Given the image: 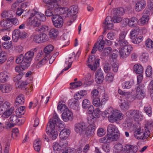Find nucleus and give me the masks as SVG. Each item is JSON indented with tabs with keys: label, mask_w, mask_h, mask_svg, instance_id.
Returning <instances> with one entry per match:
<instances>
[{
	"label": "nucleus",
	"mask_w": 153,
	"mask_h": 153,
	"mask_svg": "<svg viewBox=\"0 0 153 153\" xmlns=\"http://www.w3.org/2000/svg\"><path fill=\"white\" fill-rule=\"evenodd\" d=\"M53 150L54 151H59L61 149V147L60 145H59L56 142L53 143Z\"/></svg>",
	"instance_id": "62"
},
{
	"label": "nucleus",
	"mask_w": 153,
	"mask_h": 153,
	"mask_svg": "<svg viewBox=\"0 0 153 153\" xmlns=\"http://www.w3.org/2000/svg\"><path fill=\"white\" fill-rule=\"evenodd\" d=\"M42 54L39 53L36 57V60L39 61L37 63L36 67L39 68L45 65L48 61V59L46 57H43Z\"/></svg>",
	"instance_id": "16"
},
{
	"label": "nucleus",
	"mask_w": 153,
	"mask_h": 153,
	"mask_svg": "<svg viewBox=\"0 0 153 153\" xmlns=\"http://www.w3.org/2000/svg\"><path fill=\"white\" fill-rule=\"evenodd\" d=\"M95 128V126L94 123L89 124V125L87 126H86L85 132L86 135L88 136H90L92 135L94 133Z\"/></svg>",
	"instance_id": "24"
},
{
	"label": "nucleus",
	"mask_w": 153,
	"mask_h": 153,
	"mask_svg": "<svg viewBox=\"0 0 153 153\" xmlns=\"http://www.w3.org/2000/svg\"><path fill=\"white\" fill-rule=\"evenodd\" d=\"M53 49V47L51 45L46 46L44 49V52L46 54L50 53Z\"/></svg>",
	"instance_id": "54"
},
{
	"label": "nucleus",
	"mask_w": 153,
	"mask_h": 153,
	"mask_svg": "<svg viewBox=\"0 0 153 153\" xmlns=\"http://www.w3.org/2000/svg\"><path fill=\"white\" fill-rule=\"evenodd\" d=\"M62 115L63 120L65 122L71 121L73 119V114L68 108L66 109L65 111H64Z\"/></svg>",
	"instance_id": "19"
},
{
	"label": "nucleus",
	"mask_w": 153,
	"mask_h": 153,
	"mask_svg": "<svg viewBox=\"0 0 153 153\" xmlns=\"http://www.w3.org/2000/svg\"><path fill=\"white\" fill-rule=\"evenodd\" d=\"M145 45L148 48H153V41L149 39L146 41Z\"/></svg>",
	"instance_id": "60"
},
{
	"label": "nucleus",
	"mask_w": 153,
	"mask_h": 153,
	"mask_svg": "<svg viewBox=\"0 0 153 153\" xmlns=\"http://www.w3.org/2000/svg\"><path fill=\"white\" fill-rule=\"evenodd\" d=\"M145 86L144 84L139 85L136 88L135 97L137 99L141 100L144 98L145 96Z\"/></svg>",
	"instance_id": "10"
},
{
	"label": "nucleus",
	"mask_w": 153,
	"mask_h": 153,
	"mask_svg": "<svg viewBox=\"0 0 153 153\" xmlns=\"http://www.w3.org/2000/svg\"><path fill=\"white\" fill-rule=\"evenodd\" d=\"M144 110L146 114L149 117L152 115V108L150 106H145Z\"/></svg>",
	"instance_id": "61"
},
{
	"label": "nucleus",
	"mask_w": 153,
	"mask_h": 153,
	"mask_svg": "<svg viewBox=\"0 0 153 153\" xmlns=\"http://www.w3.org/2000/svg\"><path fill=\"white\" fill-rule=\"evenodd\" d=\"M140 111L137 110H131L127 112L126 114L129 117H132L136 121H138L140 116Z\"/></svg>",
	"instance_id": "21"
},
{
	"label": "nucleus",
	"mask_w": 153,
	"mask_h": 153,
	"mask_svg": "<svg viewBox=\"0 0 153 153\" xmlns=\"http://www.w3.org/2000/svg\"><path fill=\"white\" fill-rule=\"evenodd\" d=\"M10 76V74L6 71H4L0 73V82L4 83L8 81Z\"/></svg>",
	"instance_id": "26"
},
{
	"label": "nucleus",
	"mask_w": 153,
	"mask_h": 153,
	"mask_svg": "<svg viewBox=\"0 0 153 153\" xmlns=\"http://www.w3.org/2000/svg\"><path fill=\"white\" fill-rule=\"evenodd\" d=\"M0 25L2 27L4 28L1 29L2 31L10 30L12 26V25L10 23L9 20L7 19H3L1 21Z\"/></svg>",
	"instance_id": "20"
},
{
	"label": "nucleus",
	"mask_w": 153,
	"mask_h": 153,
	"mask_svg": "<svg viewBox=\"0 0 153 153\" xmlns=\"http://www.w3.org/2000/svg\"><path fill=\"white\" fill-rule=\"evenodd\" d=\"M124 13V10L123 8L120 7L118 8H114L111 12V15L113 16V19L114 22L119 23L122 20L121 17Z\"/></svg>",
	"instance_id": "5"
},
{
	"label": "nucleus",
	"mask_w": 153,
	"mask_h": 153,
	"mask_svg": "<svg viewBox=\"0 0 153 153\" xmlns=\"http://www.w3.org/2000/svg\"><path fill=\"white\" fill-rule=\"evenodd\" d=\"M150 14V12L148 10L144 12L142 16L139 19L141 25H146L148 24Z\"/></svg>",
	"instance_id": "17"
},
{
	"label": "nucleus",
	"mask_w": 153,
	"mask_h": 153,
	"mask_svg": "<svg viewBox=\"0 0 153 153\" xmlns=\"http://www.w3.org/2000/svg\"><path fill=\"white\" fill-rule=\"evenodd\" d=\"M32 12H34L35 13L34 16L36 18L38 21L42 22H45L46 20V18L45 15L40 12H38L33 10H32Z\"/></svg>",
	"instance_id": "29"
},
{
	"label": "nucleus",
	"mask_w": 153,
	"mask_h": 153,
	"mask_svg": "<svg viewBox=\"0 0 153 153\" xmlns=\"http://www.w3.org/2000/svg\"><path fill=\"white\" fill-rule=\"evenodd\" d=\"M30 61L25 59L21 64L22 68L25 70L27 68L30 66Z\"/></svg>",
	"instance_id": "57"
},
{
	"label": "nucleus",
	"mask_w": 153,
	"mask_h": 153,
	"mask_svg": "<svg viewBox=\"0 0 153 153\" xmlns=\"http://www.w3.org/2000/svg\"><path fill=\"white\" fill-rule=\"evenodd\" d=\"M139 32L138 30L132 29L130 33V38L132 43L137 44L141 42L143 40V37L140 36L137 37Z\"/></svg>",
	"instance_id": "8"
},
{
	"label": "nucleus",
	"mask_w": 153,
	"mask_h": 153,
	"mask_svg": "<svg viewBox=\"0 0 153 153\" xmlns=\"http://www.w3.org/2000/svg\"><path fill=\"white\" fill-rule=\"evenodd\" d=\"M12 106L11 104L7 101H5L4 102L1 103L0 104V109L1 111H4L7 110L10 108Z\"/></svg>",
	"instance_id": "33"
},
{
	"label": "nucleus",
	"mask_w": 153,
	"mask_h": 153,
	"mask_svg": "<svg viewBox=\"0 0 153 153\" xmlns=\"http://www.w3.org/2000/svg\"><path fill=\"white\" fill-rule=\"evenodd\" d=\"M131 85L129 81L125 82L122 84V87L124 89H129L131 88Z\"/></svg>",
	"instance_id": "64"
},
{
	"label": "nucleus",
	"mask_w": 153,
	"mask_h": 153,
	"mask_svg": "<svg viewBox=\"0 0 153 153\" xmlns=\"http://www.w3.org/2000/svg\"><path fill=\"white\" fill-rule=\"evenodd\" d=\"M99 94V92L98 90L94 89L93 90L91 93V99L98 97V96Z\"/></svg>",
	"instance_id": "59"
},
{
	"label": "nucleus",
	"mask_w": 153,
	"mask_h": 153,
	"mask_svg": "<svg viewBox=\"0 0 153 153\" xmlns=\"http://www.w3.org/2000/svg\"><path fill=\"white\" fill-rule=\"evenodd\" d=\"M90 105V101L88 99H85L82 102V106L84 109H87Z\"/></svg>",
	"instance_id": "51"
},
{
	"label": "nucleus",
	"mask_w": 153,
	"mask_h": 153,
	"mask_svg": "<svg viewBox=\"0 0 153 153\" xmlns=\"http://www.w3.org/2000/svg\"><path fill=\"white\" fill-rule=\"evenodd\" d=\"M48 34L50 37L52 39L56 38L58 35L59 31L56 29L52 28L49 30Z\"/></svg>",
	"instance_id": "36"
},
{
	"label": "nucleus",
	"mask_w": 153,
	"mask_h": 153,
	"mask_svg": "<svg viewBox=\"0 0 153 153\" xmlns=\"http://www.w3.org/2000/svg\"><path fill=\"white\" fill-rule=\"evenodd\" d=\"M134 133L135 138L140 140L146 139L150 135V132L147 128L145 130L139 128Z\"/></svg>",
	"instance_id": "4"
},
{
	"label": "nucleus",
	"mask_w": 153,
	"mask_h": 153,
	"mask_svg": "<svg viewBox=\"0 0 153 153\" xmlns=\"http://www.w3.org/2000/svg\"><path fill=\"white\" fill-rule=\"evenodd\" d=\"M62 101L59 102L57 108L58 110L61 111H65L66 109H68V108L64 104L62 103Z\"/></svg>",
	"instance_id": "53"
},
{
	"label": "nucleus",
	"mask_w": 153,
	"mask_h": 153,
	"mask_svg": "<svg viewBox=\"0 0 153 153\" xmlns=\"http://www.w3.org/2000/svg\"><path fill=\"white\" fill-rule=\"evenodd\" d=\"M143 67L140 64H135L134 66V71L137 74H141L143 72Z\"/></svg>",
	"instance_id": "38"
},
{
	"label": "nucleus",
	"mask_w": 153,
	"mask_h": 153,
	"mask_svg": "<svg viewBox=\"0 0 153 153\" xmlns=\"http://www.w3.org/2000/svg\"><path fill=\"white\" fill-rule=\"evenodd\" d=\"M115 140H114L112 137L109 136V134L107 133V134L105 135L104 137L100 138L99 141L101 143H109L112 141Z\"/></svg>",
	"instance_id": "31"
},
{
	"label": "nucleus",
	"mask_w": 153,
	"mask_h": 153,
	"mask_svg": "<svg viewBox=\"0 0 153 153\" xmlns=\"http://www.w3.org/2000/svg\"><path fill=\"white\" fill-rule=\"evenodd\" d=\"M107 134L113 138L114 140H116L119 135V132L117 128L115 125L109 124L107 127Z\"/></svg>",
	"instance_id": "7"
},
{
	"label": "nucleus",
	"mask_w": 153,
	"mask_h": 153,
	"mask_svg": "<svg viewBox=\"0 0 153 153\" xmlns=\"http://www.w3.org/2000/svg\"><path fill=\"white\" fill-rule=\"evenodd\" d=\"M25 101L24 96L21 95L17 96L16 99L15 104L17 106L24 104Z\"/></svg>",
	"instance_id": "34"
},
{
	"label": "nucleus",
	"mask_w": 153,
	"mask_h": 153,
	"mask_svg": "<svg viewBox=\"0 0 153 153\" xmlns=\"http://www.w3.org/2000/svg\"><path fill=\"white\" fill-rule=\"evenodd\" d=\"M34 12H33L32 11L30 12V16L27 20V23L29 25L32 27H38L41 25V23L35 18Z\"/></svg>",
	"instance_id": "9"
},
{
	"label": "nucleus",
	"mask_w": 153,
	"mask_h": 153,
	"mask_svg": "<svg viewBox=\"0 0 153 153\" xmlns=\"http://www.w3.org/2000/svg\"><path fill=\"white\" fill-rule=\"evenodd\" d=\"M137 20V18L134 16L129 19L128 18L124 19L123 20V25L125 26L128 25L129 27H133L136 25V22Z\"/></svg>",
	"instance_id": "15"
},
{
	"label": "nucleus",
	"mask_w": 153,
	"mask_h": 153,
	"mask_svg": "<svg viewBox=\"0 0 153 153\" xmlns=\"http://www.w3.org/2000/svg\"><path fill=\"white\" fill-rule=\"evenodd\" d=\"M64 123L60 120L57 115L54 114L53 119H50L48 123L46 132L53 140L55 139L58 136V133L55 128H63Z\"/></svg>",
	"instance_id": "1"
},
{
	"label": "nucleus",
	"mask_w": 153,
	"mask_h": 153,
	"mask_svg": "<svg viewBox=\"0 0 153 153\" xmlns=\"http://www.w3.org/2000/svg\"><path fill=\"white\" fill-rule=\"evenodd\" d=\"M145 73L146 76L147 77H150L152 75V67L150 66H147L145 71Z\"/></svg>",
	"instance_id": "58"
},
{
	"label": "nucleus",
	"mask_w": 153,
	"mask_h": 153,
	"mask_svg": "<svg viewBox=\"0 0 153 153\" xmlns=\"http://www.w3.org/2000/svg\"><path fill=\"white\" fill-rule=\"evenodd\" d=\"M7 53L4 51H2L0 53V64L4 62L7 60Z\"/></svg>",
	"instance_id": "42"
},
{
	"label": "nucleus",
	"mask_w": 153,
	"mask_h": 153,
	"mask_svg": "<svg viewBox=\"0 0 153 153\" xmlns=\"http://www.w3.org/2000/svg\"><path fill=\"white\" fill-rule=\"evenodd\" d=\"M33 147L35 151L39 152L41 149V142L39 139L35 140L33 142Z\"/></svg>",
	"instance_id": "40"
},
{
	"label": "nucleus",
	"mask_w": 153,
	"mask_h": 153,
	"mask_svg": "<svg viewBox=\"0 0 153 153\" xmlns=\"http://www.w3.org/2000/svg\"><path fill=\"white\" fill-rule=\"evenodd\" d=\"M106 133L105 130L102 128H100L97 130V134L99 137L104 135Z\"/></svg>",
	"instance_id": "63"
},
{
	"label": "nucleus",
	"mask_w": 153,
	"mask_h": 153,
	"mask_svg": "<svg viewBox=\"0 0 153 153\" xmlns=\"http://www.w3.org/2000/svg\"><path fill=\"white\" fill-rule=\"evenodd\" d=\"M130 104V101L126 99L120 103V107L122 110L126 111L128 109Z\"/></svg>",
	"instance_id": "30"
},
{
	"label": "nucleus",
	"mask_w": 153,
	"mask_h": 153,
	"mask_svg": "<svg viewBox=\"0 0 153 153\" xmlns=\"http://www.w3.org/2000/svg\"><path fill=\"white\" fill-rule=\"evenodd\" d=\"M103 37L102 35L100 36L99 37V39L100 42L98 45V49L100 51H102L104 46L105 43V41L103 39Z\"/></svg>",
	"instance_id": "41"
},
{
	"label": "nucleus",
	"mask_w": 153,
	"mask_h": 153,
	"mask_svg": "<svg viewBox=\"0 0 153 153\" xmlns=\"http://www.w3.org/2000/svg\"><path fill=\"white\" fill-rule=\"evenodd\" d=\"M82 85V83L80 81H78L76 82L71 83H70L71 88L73 89L78 87L81 86Z\"/></svg>",
	"instance_id": "56"
},
{
	"label": "nucleus",
	"mask_w": 153,
	"mask_h": 153,
	"mask_svg": "<svg viewBox=\"0 0 153 153\" xmlns=\"http://www.w3.org/2000/svg\"><path fill=\"white\" fill-rule=\"evenodd\" d=\"M14 107H11L10 108L5 111H4V112L2 115V117L4 118H7L9 117L13 112Z\"/></svg>",
	"instance_id": "32"
},
{
	"label": "nucleus",
	"mask_w": 153,
	"mask_h": 153,
	"mask_svg": "<svg viewBox=\"0 0 153 153\" xmlns=\"http://www.w3.org/2000/svg\"><path fill=\"white\" fill-rule=\"evenodd\" d=\"M149 58L148 53H143L140 55V59L142 62L145 63L148 61Z\"/></svg>",
	"instance_id": "45"
},
{
	"label": "nucleus",
	"mask_w": 153,
	"mask_h": 153,
	"mask_svg": "<svg viewBox=\"0 0 153 153\" xmlns=\"http://www.w3.org/2000/svg\"><path fill=\"white\" fill-rule=\"evenodd\" d=\"M128 42L126 40H119L118 43L115 42V45L119 49L122 47L128 46Z\"/></svg>",
	"instance_id": "35"
},
{
	"label": "nucleus",
	"mask_w": 153,
	"mask_h": 153,
	"mask_svg": "<svg viewBox=\"0 0 153 153\" xmlns=\"http://www.w3.org/2000/svg\"><path fill=\"white\" fill-rule=\"evenodd\" d=\"M102 116L105 118H108L109 122L114 123L118 120L123 118V114L117 110H113L112 108H109L102 113Z\"/></svg>",
	"instance_id": "3"
},
{
	"label": "nucleus",
	"mask_w": 153,
	"mask_h": 153,
	"mask_svg": "<svg viewBox=\"0 0 153 153\" xmlns=\"http://www.w3.org/2000/svg\"><path fill=\"white\" fill-rule=\"evenodd\" d=\"M92 100L93 105L97 107L100 109L102 108V105L100 102V99L99 97L91 99Z\"/></svg>",
	"instance_id": "37"
},
{
	"label": "nucleus",
	"mask_w": 153,
	"mask_h": 153,
	"mask_svg": "<svg viewBox=\"0 0 153 153\" xmlns=\"http://www.w3.org/2000/svg\"><path fill=\"white\" fill-rule=\"evenodd\" d=\"M120 57L121 58H126L130 54L133 49L132 47L130 45H128V46L126 47H122L119 49Z\"/></svg>",
	"instance_id": "13"
},
{
	"label": "nucleus",
	"mask_w": 153,
	"mask_h": 153,
	"mask_svg": "<svg viewBox=\"0 0 153 153\" xmlns=\"http://www.w3.org/2000/svg\"><path fill=\"white\" fill-rule=\"evenodd\" d=\"M10 121L15 125L17 124L19 121V117L16 115H12L10 117L9 119Z\"/></svg>",
	"instance_id": "44"
},
{
	"label": "nucleus",
	"mask_w": 153,
	"mask_h": 153,
	"mask_svg": "<svg viewBox=\"0 0 153 153\" xmlns=\"http://www.w3.org/2000/svg\"><path fill=\"white\" fill-rule=\"evenodd\" d=\"M112 49L110 47H106L103 50L102 55L105 56H107L111 53Z\"/></svg>",
	"instance_id": "48"
},
{
	"label": "nucleus",
	"mask_w": 153,
	"mask_h": 153,
	"mask_svg": "<svg viewBox=\"0 0 153 153\" xmlns=\"http://www.w3.org/2000/svg\"><path fill=\"white\" fill-rule=\"evenodd\" d=\"M34 55V52L30 51L26 53L25 55V59L31 61Z\"/></svg>",
	"instance_id": "47"
},
{
	"label": "nucleus",
	"mask_w": 153,
	"mask_h": 153,
	"mask_svg": "<svg viewBox=\"0 0 153 153\" xmlns=\"http://www.w3.org/2000/svg\"><path fill=\"white\" fill-rule=\"evenodd\" d=\"M119 94L124 96V97L129 98L131 96L130 92H129L123 91L121 89H119L118 91Z\"/></svg>",
	"instance_id": "52"
},
{
	"label": "nucleus",
	"mask_w": 153,
	"mask_h": 153,
	"mask_svg": "<svg viewBox=\"0 0 153 153\" xmlns=\"http://www.w3.org/2000/svg\"><path fill=\"white\" fill-rule=\"evenodd\" d=\"M46 4L48 8L54 10L56 13L60 15L64 14L67 13L68 8L64 7H61L59 4L60 0H43Z\"/></svg>",
	"instance_id": "2"
},
{
	"label": "nucleus",
	"mask_w": 153,
	"mask_h": 153,
	"mask_svg": "<svg viewBox=\"0 0 153 153\" xmlns=\"http://www.w3.org/2000/svg\"><path fill=\"white\" fill-rule=\"evenodd\" d=\"M114 75L111 73H109L107 74L105 78V80L108 82H111L113 81Z\"/></svg>",
	"instance_id": "55"
},
{
	"label": "nucleus",
	"mask_w": 153,
	"mask_h": 153,
	"mask_svg": "<svg viewBox=\"0 0 153 153\" xmlns=\"http://www.w3.org/2000/svg\"><path fill=\"white\" fill-rule=\"evenodd\" d=\"M114 148L116 152L120 153L123 152L124 153V146L123 147L122 144H118L115 145Z\"/></svg>",
	"instance_id": "46"
},
{
	"label": "nucleus",
	"mask_w": 153,
	"mask_h": 153,
	"mask_svg": "<svg viewBox=\"0 0 153 153\" xmlns=\"http://www.w3.org/2000/svg\"><path fill=\"white\" fill-rule=\"evenodd\" d=\"M99 108H97L94 109L92 114V118L93 119L94 117L96 118H99L100 117L101 113Z\"/></svg>",
	"instance_id": "50"
},
{
	"label": "nucleus",
	"mask_w": 153,
	"mask_h": 153,
	"mask_svg": "<svg viewBox=\"0 0 153 153\" xmlns=\"http://www.w3.org/2000/svg\"><path fill=\"white\" fill-rule=\"evenodd\" d=\"M86 128L85 123L81 122L75 124L74 126V129L77 133L81 134L85 133Z\"/></svg>",
	"instance_id": "12"
},
{
	"label": "nucleus",
	"mask_w": 153,
	"mask_h": 153,
	"mask_svg": "<svg viewBox=\"0 0 153 153\" xmlns=\"http://www.w3.org/2000/svg\"><path fill=\"white\" fill-rule=\"evenodd\" d=\"M146 3L143 0L138 1L135 4L134 9L136 12H140L146 7Z\"/></svg>",
	"instance_id": "25"
},
{
	"label": "nucleus",
	"mask_w": 153,
	"mask_h": 153,
	"mask_svg": "<svg viewBox=\"0 0 153 153\" xmlns=\"http://www.w3.org/2000/svg\"><path fill=\"white\" fill-rule=\"evenodd\" d=\"M40 98H39V99H37L34 101L33 103L32 102V106L33 108H34L36 106H37V109H38L41 106L42 102V100L44 98L43 96H40Z\"/></svg>",
	"instance_id": "43"
},
{
	"label": "nucleus",
	"mask_w": 153,
	"mask_h": 153,
	"mask_svg": "<svg viewBox=\"0 0 153 153\" xmlns=\"http://www.w3.org/2000/svg\"><path fill=\"white\" fill-rule=\"evenodd\" d=\"M102 26L105 29L111 30L113 28L114 25L112 18L110 16H108L103 23Z\"/></svg>",
	"instance_id": "18"
},
{
	"label": "nucleus",
	"mask_w": 153,
	"mask_h": 153,
	"mask_svg": "<svg viewBox=\"0 0 153 153\" xmlns=\"http://www.w3.org/2000/svg\"><path fill=\"white\" fill-rule=\"evenodd\" d=\"M13 87L11 85L6 84L0 85V90L3 93H8L11 91Z\"/></svg>",
	"instance_id": "27"
},
{
	"label": "nucleus",
	"mask_w": 153,
	"mask_h": 153,
	"mask_svg": "<svg viewBox=\"0 0 153 153\" xmlns=\"http://www.w3.org/2000/svg\"><path fill=\"white\" fill-rule=\"evenodd\" d=\"M25 107L24 106L19 107L16 111V114L19 116L23 115L25 112Z\"/></svg>",
	"instance_id": "49"
},
{
	"label": "nucleus",
	"mask_w": 153,
	"mask_h": 153,
	"mask_svg": "<svg viewBox=\"0 0 153 153\" xmlns=\"http://www.w3.org/2000/svg\"><path fill=\"white\" fill-rule=\"evenodd\" d=\"M52 20L53 25L56 27L59 28L62 27L63 23L62 17L58 15H53L52 17Z\"/></svg>",
	"instance_id": "11"
},
{
	"label": "nucleus",
	"mask_w": 153,
	"mask_h": 153,
	"mask_svg": "<svg viewBox=\"0 0 153 153\" xmlns=\"http://www.w3.org/2000/svg\"><path fill=\"white\" fill-rule=\"evenodd\" d=\"M137 150L136 146L126 144L124 146V153H136Z\"/></svg>",
	"instance_id": "22"
},
{
	"label": "nucleus",
	"mask_w": 153,
	"mask_h": 153,
	"mask_svg": "<svg viewBox=\"0 0 153 153\" xmlns=\"http://www.w3.org/2000/svg\"><path fill=\"white\" fill-rule=\"evenodd\" d=\"M77 6L74 5L71 7L69 8H68L67 15L69 17L75 16L77 13L78 11Z\"/></svg>",
	"instance_id": "23"
},
{
	"label": "nucleus",
	"mask_w": 153,
	"mask_h": 153,
	"mask_svg": "<svg viewBox=\"0 0 153 153\" xmlns=\"http://www.w3.org/2000/svg\"><path fill=\"white\" fill-rule=\"evenodd\" d=\"M21 31L19 30L16 29L13 32L12 39L13 42H16L20 38Z\"/></svg>",
	"instance_id": "39"
},
{
	"label": "nucleus",
	"mask_w": 153,
	"mask_h": 153,
	"mask_svg": "<svg viewBox=\"0 0 153 153\" xmlns=\"http://www.w3.org/2000/svg\"><path fill=\"white\" fill-rule=\"evenodd\" d=\"M70 130L67 128L62 130L59 134V137L61 140H65L69 136L70 133Z\"/></svg>",
	"instance_id": "28"
},
{
	"label": "nucleus",
	"mask_w": 153,
	"mask_h": 153,
	"mask_svg": "<svg viewBox=\"0 0 153 153\" xmlns=\"http://www.w3.org/2000/svg\"><path fill=\"white\" fill-rule=\"evenodd\" d=\"M48 36L45 33L36 34L34 36L33 38V41L38 43L45 42L48 41Z\"/></svg>",
	"instance_id": "14"
},
{
	"label": "nucleus",
	"mask_w": 153,
	"mask_h": 153,
	"mask_svg": "<svg viewBox=\"0 0 153 153\" xmlns=\"http://www.w3.org/2000/svg\"><path fill=\"white\" fill-rule=\"evenodd\" d=\"M100 59H95V56H90L88 58L87 65L92 70L95 71L97 68L99 66Z\"/></svg>",
	"instance_id": "6"
}]
</instances>
